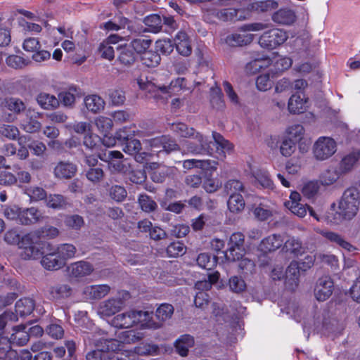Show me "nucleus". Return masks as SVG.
<instances>
[{
    "label": "nucleus",
    "instance_id": "obj_53",
    "mask_svg": "<svg viewBox=\"0 0 360 360\" xmlns=\"http://www.w3.org/2000/svg\"><path fill=\"white\" fill-rule=\"evenodd\" d=\"M228 285L232 292H244L248 287L245 280L239 276H231Z\"/></svg>",
    "mask_w": 360,
    "mask_h": 360
},
{
    "label": "nucleus",
    "instance_id": "obj_4",
    "mask_svg": "<svg viewBox=\"0 0 360 360\" xmlns=\"http://www.w3.org/2000/svg\"><path fill=\"white\" fill-rule=\"evenodd\" d=\"M18 247L24 259H36L42 256L43 250L49 248L50 244L41 242L37 232H31L21 238Z\"/></svg>",
    "mask_w": 360,
    "mask_h": 360
},
{
    "label": "nucleus",
    "instance_id": "obj_27",
    "mask_svg": "<svg viewBox=\"0 0 360 360\" xmlns=\"http://www.w3.org/2000/svg\"><path fill=\"white\" fill-rule=\"evenodd\" d=\"M133 310L119 314L111 320V325L118 328H129L134 326Z\"/></svg>",
    "mask_w": 360,
    "mask_h": 360
},
{
    "label": "nucleus",
    "instance_id": "obj_62",
    "mask_svg": "<svg viewBox=\"0 0 360 360\" xmlns=\"http://www.w3.org/2000/svg\"><path fill=\"white\" fill-rule=\"evenodd\" d=\"M340 171L334 168L327 169L321 176V184L327 186L332 185L340 178Z\"/></svg>",
    "mask_w": 360,
    "mask_h": 360
},
{
    "label": "nucleus",
    "instance_id": "obj_28",
    "mask_svg": "<svg viewBox=\"0 0 360 360\" xmlns=\"http://www.w3.org/2000/svg\"><path fill=\"white\" fill-rule=\"evenodd\" d=\"M38 105L44 110H51L59 106V101L54 95L46 92H40L36 98Z\"/></svg>",
    "mask_w": 360,
    "mask_h": 360
},
{
    "label": "nucleus",
    "instance_id": "obj_40",
    "mask_svg": "<svg viewBox=\"0 0 360 360\" xmlns=\"http://www.w3.org/2000/svg\"><path fill=\"white\" fill-rule=\"evenodd\" d=\"M58 255V257L63 260L64 264L68 259L75 257L76 248L72 244H61L57 248H53Z\"/></svg>",
    "mask_w": 360,
    "mask_h": 360
},
{
    "label": "nucleus",
    "instance_id": "obj_41",
    "mask_svg": "<svg viewBox=\"0 0 360 360\" xmlns=\"http://www.w3.org/2000/svg\"><path fill=\"white\" fill-rule=\"evenodd\" d=\"M144 23L147 28H145L143 32L157 33L161 30L162 27V18L157 14H153L146 17Z\"/></svg>",
    "mask_w": 360,
    "mask_h": 360
},
{
    "label": "nucleus",
    "instance_id": "obj_12",
    "mask_svg": "<svg viewBox=\"0 0 360 360\" xmlns=\"http://www.w3.org/2000/svg\"><path fill=\"white\" fill-rule=\"evenodd\" d=\"M129 294H120L116 297L109 299L100 304L98 311L104 316H111L122 309L126 305V300Z\"/></svg>",
    "mask_w": 360,
    "mask_h": 360
},
{
    "label": "nucleus",
    "instance_id": "obj_2",
    "mask_svg": "<svg viewBox=\"0 0 360 360\" xmlns=\"http://www.w3.org/2000/svg\"><path fill=\"white\" fill-rule=\"evenodd\" d=\"M359 205V193L357 189L348 188L344 192L337 210L335 203L331 205V212L328 213V220L335 224L344 220H351L358 213Z\"/></svg>",
    "mask_w": 360,
    "mask_h": 360
},
{
    "label": "nucleus",
    "instance_id": "obj_5",
    "mask_svg": "<svg viewBox=\"0 0 360 360\" xmlns=\"http://www.w3.org/2000/svg\"><path fill=\"white\" fill-rule=\"evenodd\" d=\"M244 11L235 8L217 9L214 7L203 8V19L207 22H214L216 20L221 21L243 20L249 17V13L243 14Z\"/></svg>",
    "mask_w": 360,
    "mask_h": 360
},
{
    "label": "nucleus",
    "instance_id": "obj_6",
    "mask_svg": "<svg viewBox=\"0 0 360 360\" xmlns=\"http://www.w3.org/2000/svg\"><path fill=\"white\" fill-rule=\"evenodd\" d=\"M337 150L335 140L328 136H321L314 143L313 154L317 160L323 161L330 158Z\"/></svg>",
    "mask_w": 360,
    "mask_h": 360
},
{
    "label": "nucleus",
    "instance_id": "obj_23",
    "mask_svg": "<svg viewBox=\"0 0 360 360\" xmlns=\"http://www.w3.org/2000/svg\"><path fill=\"white\" fill-rule=\"evenodd\" d=\"M308 99L304 94H295L288 101V110L292 114L304 112L307 108Z\"/></svg>",
    "mask_w": 360,
    "mask_h": 360
},
{
    "label": "nucleus",
    "instance_id": "obj_3",
    "mask_svg": "<svg viewBox=\"0 0 360 360\" xmlns=\"http://www.w3.org/2000/svg\"><path fill=\"white\" fill-rule=\"evenodd\" d=\"M137 82L139 88L147 94L149 98H153L156 101L162 103L186 86V80L183 77L172 80L168 86L158 85L147 78H139Z\"/></svg>",
    "mask_w": 360,
    "mask_h": 360
},
{
    "label": "nucleus",
    "instance_id": "obj_1",
    "mask_svg": "<svg viewBox=\"0 0 360 360\" xmlns=\"http://www.w3.org/2000/svg\"><path fill=\"white\" fill-rule=\"evenodd\" d=\"M143 335L135 330L122 331L117 338L105 340V349H96L86 354V360H129L128 352L124 349L125 344L135 343L141 340Z\"/></svg>",
    "mask_w": 360,
    "mask_h": 360
},
{
    "label": "nucleus",
    "instance_id": "obj_7",
    "mask_svg": "<svg viewBox=\"0 0 360 360\" xmlns=\"http://www.w3.org/2000/svg\"><path fill=\"white\" fill-rule=\"evenodd\" d=\"M288 39V34L286 31L274 28L264 32L259 39V44L262 48L274 49L281 46Z\"/></svg>",
    "mask_w": 360,
    "mask_h": 360
},
{
    "label": "nucleus",
    "instance_id": "obj_24",
    "mask_svg": "<svg viewBox=\"0 0 360 360\" xmlns=\"http://www.w3.org/2000/svg\"><path fill=\"white\" fill-rule=\"evenodd\" d=\"M282 250L285 253L292 255L294 257L302 255L305 252V248L302 241L295 237H289L285 242L283 241Z\"/></svg>",
    "mask_w": 360,
    "mask_h": 360
},
{
    "label": "nucleus",
    "instance_id": "obj_15",
    "mask_svg": "<svg viewBox=\"0 0 360 360\" xmlns=\"http://www.w3.org/2000/svg\"><path fill=\"white\" fill-rule=\"evenodd\" d=\"M43 252L41 264L46 269L57 270L65 266L63 260L58 257L56 251L51 245L48 248H45Z\"/></svg>",
    "mask_w": 360,
    "mask_h": 360
},
{
    "label": "nucleus",
    "instance_id": "obj_9",
    "mask_svg": "<svg viewBox=\"0 0 360 360\" xmlns=\"http://www.w3.org/2000/svg\"><path fill=\"white\" fill-rule=\"evenodd\" d=\"M245 237L240 232L233 233L229 238V248L225 252V257L229 262H236L245 254L243 247Z\"/></svg>",
    "mask_w": 360,
    "mask_h": 360
},
{
    "label": "nucleus",
    "instance_id": "obj_51",
    "mask_svg": "<svg viewBox=\"0 0 360 360\" xmlns=\"http://www.w3.org/2000/svg\"><path fill=\"white\" fill-rule=\"evenodd\" d=\"M16 316L11 311H5L0 316V342H2L5 347L4 349L9 348V340L3 336V330L6 325L7 321H15Z\"/></svg>",
    "mask_w": 360,
    "mask_h": 360
},
{
    "label": "nucleus",
    "instance_id": "obj_61",
    "mask_svg": "<svg viewBox=\"0 0 360 360\" xmlns=\"http://www.w3.org/2000/svg\"><path fill=\"white\" fill-rule=\"evenodd\" d=\"M196 261L199 266L206 269H212L217 264L216 257L208 253L200 254Z\"/></svg>",
    "mask_w": 360,
    "mask_h": 360
},
{
    "label": "nucleus",
    "instance_id": "obj_25",
    "mask_svg": "<svg viewBox=\"0 0 360 360\" xmlns=\"http://www.w3.org/2000/svg\"><path fill=\"white\" fill-rule=\"evenodd\" d=\"M79 95V89L71 86L62 90L58 95V99L65 107L72 108L75 105L76 97Z\"/></svg>",
    "mask_w": 360,
    "mask_h": 360
},
{
    "label": "nucleus",
    "instance_id": "obj_8",
    "mask_svg": "<svg viewBox=\"0 0 360 360\" xmlns=\"http://www.w3.org/2000/svg\"><path fill=\"white\" fill-rule=\"evenodd\" d=\"M98 158L104 162L108 163L109 169L112 172H120L127 174L130 165L122 161L115 160V159H121L123 155L118 150H105L98 154Z\"/></svg>",
    "mask_w": 360,
    "mask_h": 360
},
{
    "label": "nucleus",
    "instance_id": "obj_55",
    "mask_svg": "<svg viewBox=\"0 0 360 360\" xmlns=\"http://www.w3.org/2000/svg\"><path fill=\"white\" fill-rule=\"evenodd\" d=\"M160 56L154 51H146L142 54L141 62L142 63L148 68H155L160 62Z\"/></svg>",
    "mask_w": 360,
    "mask_h": 360
},
{
    "label": "nucleus",
    "instance_id": "obj_60",
    "mask_svg": "<svg viewBox=\"0 0 360 360\" xmlns=\"http://www.w3.org/2000/svg\"><path fill=\"white\" fill-rule=\"evenodd\" d=\"M256 181L264 188L273 189L274 183L265 170L259 169L253 174Z\"/></svg>",
    "mask_w": 360,
    "mask_h": 360
},
{
    "label": "nucleus",
    "instance_id": "obj_52",
    "mask_svg": "<svg viewBox=\"0 0 360 360\" xmlns=\"http://www.w3.org/2000/svg\"><path fill=\"white\" fill-rule=\"evenodd\" d=\"M237 261L238 262V269L241 274L248 276L252 275L255 272L256 265L253 260L245 257L243 255Z\"/></svg>",
    "mask_w": 360,
    "mask_h": 360
},
{
    "label": "nucleus",
    "instance_id": "obj_14",
    "mask_svg": "<svg viewBox=\"0 0 360 360\" xmlns=\"http://www.w3.org/2000/svg\"><path fill=\"white\" fill-rule=\"evenodd\" d=\"M41 116V112L29 108L26 111L25 118L20 122V127L27 133H35L38 131L41 127V124L37 119Z\"/></svg>",
    "mask_w": 360,
    "mask_h": 360
},
{
    "label": "nucleus",
    "instance_id": "obj_13",
    "mask_svg": "<svg viewBox=\"0 0 360 360\" xmlns=\"http://www.w3.org/2000/svg\"><path fill=\"white\" fill-rule=\"evenodd\" d=\"M300 269H303L297 262L292 261L288 266L285 272V287L287 290L295 291L299 284Z\"/></svg>",
    "mask_w": 360,
    "mask_h": 360
},
{
    "label": "nucleus",
    "instance_id": "obj_22",
    "mask_svg": "<svg viewBox=\"0 0 360 360\" xmlns=\"http://www.w3.org/2000/svg\"><path fill=\"white\" fill-rule=\"evenodd\" d=\"M134 316V326H139L142 328H156L158 327L153 321V314L147 311L133 310Z\"/></svg>",
    "mask_w": 360,
    "mask_h": 360
},
{
    "label": "nucleus",
    "instance_id": "obj_20",
    "mask_svg": "<svg viewBox=\"0 0 360 360\" xmlns=\"http://www.w3.org/2000/svg\"><path fill=\"white\" fill-rule=\"evenodd\" d=\"M300 195L297 192H292L290 199L285 202V206L295 215L304 217L307 212L306 205L300 202Z\"/></svg>",
    "mask_w": 360,
    "mask_h": 360
},
{
    "label": "nucleus",
    "instance_id": "obj_59",
    "mask_svg": "<svg viewBox=\"0 0 360 360\" xmlns=\"http://www.w3.org/2000/svg\"><path fill=\"white\" fill-rule=\"evenodd\" d=\"M186 246L181 242L176 241L170 243L166 250V252L169 257H176L182 256L186 253Z\"/></svg>",
    "mask_w": 360,
    "mask_h": 360
},
{
    "label": "nucleus",
    "instance_id": "obj_46",
    "mask_svg": "<svg viewBox=\"0 0 360 360\" xmlns=\"http://www.w3.org/2000/svg\"><path fill=\"white\" fill-rule=\"evenodd\" d=\"M212 136L214 140V144L217 146V152L219 153L220 157H225L226 153H228L232 150V144L227 140L224 139L223 136L218 133L213 132Z\"/></svg>",
    "mask_w": 360,
    "mask_h": 360
},
{
    "label": "nucleus",
    "instance_id": "obj_38",
    "mask_svg": "<svg viewBox=\"0 0 360 360\" xmlns=\"http://www.w3.org/2000/svg\"><path fill=\"white\" fill-rule=\"evenodd\" d=\"M194 345V340L190 335H184L179 338L175 343V347L177 352L182 356L188 354L189 348Z\"/></svg>",
    "mask_w": 360,
    "mask_h": 360
},
{
    "label": "nucleus",
    "instance_id": "obj_47",
    "mask_svg": "<svg viewBox=\"0 0 360 360\" xmlns=\"http://www.w3.org/2000/svg\"><path fill=\"white\" fill-rule=\"evenodd\" d=\"M322 235L330 242L338 245L341 248L349 252L354 250V248L350 243L345 240L340 235L332 231H323Z\"/></svg>",
    "mask_w": 360,
    "mask_h": 360
},
{
    "label": "nucleus",
    "instance_id": "obj_29",
    "mask_svg": "<svg viewBox=\"0 0 360 360\" xmlns=\"http://www.w3.org/2000/svg\"><path fill=\"white\" fill-rule=\"evenodd\" d=\"M176 49L178 53L184 56H188L192 51L191 46L187 34L184 32H179L174 39Z\"/></svg>",
    "mask_w": 360,
    "mask_h": 360
},
{
    "label": "nucleus",
    "instance_id": "obj_21",
    "mask_svg": "<svg viewBox=\"0 0 360 360\" xmlns=\"http://www.w3.org/2000/svg\"><path fill=\"white\" fill-rule=\"evenodd\" d=\"M68 269L71 277L79 278L90 275L94 271V267L87 262L79 261L71 264Z\"/></svg>",
    "mask_w": 360,
    "mask_h": 360
},
{
    "label": "nucleus",
    "instance_id": "obj_45",
    "mask_svg": "<svg viewBox=\"0 0 360 360\" xmlns=\"http://www.w3.org/2000/svg\"><path fill=\"white\" fill-rule=\"evenodd\" d=\"M278 6V2L274 0L257 1L250 4L248 9L257 12H266L276 8Z\"/></svg>",
    "mask_w": 360,
    "mask_h": 360
},
{
    "label": "nucleus",
    "instance_id": "obj_19",
    "mask_svg": "<svg viewBox=\"0 0 360 360\" xmlns=\"http://www.w3.org/2000/svg\"><path fill=\"white\" fill-rule=\"evenodd\" d=\"M77 171V165L69 161H60L53 169V175L57 179H68L73 177Z\"/></svg>",
    "mask_w": 360,
    "mask_h": 360
},
{
    "label": "nucleus",
    "instance_id": "obj_32",
    "mask_svg": "<svg viewBox=\"0 0 360 360\" xmlns=\"http://www.w3.org/2000/svg\"><path fill=\"white\" fill-rule=\"evenodd\" d=\"M217 162L211 160H198L195 159L186 160L183 162V167L186 169H191L192 168H201L203 169H217Z\"/></svg>",
    "mask_w": 360,
    "mask_h": 360
},
{
    "label": "nucleus",
    "instance_id": "obj_39",
    "mask_svg": "<svg viewBox=\"0 0 360 360\" xmlns=\"http://www.w3.org/2000/svg\"><path fill=\"white\" fill-rule=\"evenodd\" d=\"M219 273L216 271L209 274L207 277L203 278V279L198 281L195 283V289L200 292L210 290L212 285L219 280Z\"/></svg>",
    "mask_w": 360,
    "mask_h": 360
},
{
    "label": "nucleus",
    "instance_id": "obj_56",
    "mask_svg": "<svg viewBox=\"0 0 360 360\" xmlns=\"http://www.w3.org/2000/svg\"><path fill=\"white\" fill-rule=\"evenodd\" d=\"M152 41L146 38H137L133 39L129 45H131L135 53H143L151 45Z\"/></svg>",
    "mask_w": 360,
    "mask_h": 360
},
{
    "label": "nucleus",
    "instance_id": "obj_54",
    "mask_svg": "<svg viewBox=\"0 0 360 360\" xmlns=\"http://www.w3.org/2000/svg\"><path fill=\"white\" fill-rule=\"evenodd\" d=\"M64 224L68 228L78 231L84 225V220L79 214H69L65 216Z\"/></svg>",
    "mask_w": 360,
    "mask_h": 360
},
{
    "label": "nucleus",
    "instance_id": "obj_64",
    "mask_svg": "<svg viewBox=\"0 0 360 360\" xmlns=\"http://www.w3.org/2000/svg\"><path fill=\"white\" fill-rule=\"evenodd\" d=\"M139 203L141 210L146 212H151L158 207L157 203L146 194L139 195Z\"/></svg>",
    "mask_w": 360,
    "mask_h": 360
},
{
    "label": "nucleus",
    "instance_id": "obj_49",
    "mask_svg": "<svg viewBox=\"0 0 360 360\" xmlns=\"http://www.w3.org/2000/svg\"><path fill=\"white\" fill-rule=\"evenodd\" d=\"M171 129L178 136L188 139L194 138V135L198 133L193 128L189 127L181 122L172 124Z\"/></svg>",
    "mask_w": 360,
    "mask_h": 360
},
{
    "label": "nucleus",
    "instance_id": "obj_31",
    "mask_svg": "<svg viewBox=\"0 0 360 360\" xmlns=\"http://www.w3.org/2000/svg\"><path fill=\"white\" fill-rule=\"evenodd\" d=\"M360 158V151L353 150L346 155L340 163L339 170L341 174L347 173L352 169Z\"/></svg>",
    "mask_w": 360,
    "mask_h": 360
},
{
    "label": "nucleus",
    "instance_id": "obj_36",
    "mask_svg": "<svg viewBox=\"0 0 360 360\" xmlns=\"http://www.w3.org/2000/svg\"><path fill=\"white\" fill-rule=\"evenodd\" d=\"M227 206L231 212L239 214L245 209V200L241 194H232L229 198Z\"/></svg>",
    "mask_w": 360,
    "mask_h": 360
},
{
    "label": "nucleus",
    "instance_id": "obj_58",
    "mask_svg": "<svg viewBox=\"0 0 360 360\" xmlns=\"http://www.w3.org/2000/svg\"><path fill=\"white\" fill-rule=\"evenodd\" d=\"M295 141L286 136L283 137L281 146L280 152L283 156L290 157L296 150Z\"/></svg>",
    "mask_w": 360,
    "mask_h": 360
},
{
    "label": "nucleus",
    "instance_id": "obj_42",
    "mask_svg": "<svg viewBox=\"0 0 360 360\" xmlns=\"http://www.w3.org/2000/svg\"><path fill=\"white\" fill-rule=\"evenodd\" d=\"M15 307L16 314L20 315V316H24L29 315L32 312L34 308V304L32 299L25 297L19 300L15 303Z\"/></svg>",
    "mask_w": 360,
    "mask_h": 360
},
{
    "label": "nucleus",
    "instance_id": "obj_43",
    "mask_svg": "<svg viewBox=\"0 0 360 360\" xmlns=\"http://www.w3.org/2000/svg\"><path fill=\"white\" fill-rule=\"evenodd\" d=\"M335 290L333 279L328 276L319 278L315 285V292H333Z\"/></svg>",
    "mask_w": 360,
    "mask_h": 360
},
{
    "label": "nucleus",
    "instance_id": "obj_26",
    "mask_svg": "<svg viewBox=\"0 0 360 360\" xmlns=\"http://www.w3.org/2000/svg\"><path fill=\"white\" fill-rule=\"evenodd\" d=\"M254 34L244 32L228 35L225 42L230 46H241L250 44L254 39Z\"/></svg>",
    "mask_w": 360,
    "mask_h": 360
},
{
    "label": "nucleus",
    "instance_id": "obj_37",
    "mask_svg": "<svg viewBox=\"0 0 360 360\" xmlns=\"http://www.w3.org/2000/svg\"><path fill=\"white\" fill-rule=\"evenodd\" d=\"M271 61V59L268 57L257 58L246 65L245 70L249 74H256L260 70L267 68Z\"/></svg>",
    "mask_w": 360,
    "mask_h": 360
},
{
    "label": "nucleus",
    "instance_id": "obj_33",
    "mask_svg": "<svg viewBox=\"0 0 360 360\" xmlns=\"http://www.w3.org/2000/svg\"><path fill=\"white\" fill-rule=\"evenodd\" d=\"M84 101L87 110L94 113L101 112L105 107L104 100L96 94L86 96Z\"/></svg>",
    "mask_w": 360,
    "mask_h": 360
},
{
    "label": "nucleus",
    "instance_id": "obj_18",
    "mask_svg": "<svg viewBox=\"0 0 360 360\" xmlns=\"http://www.w3.org/2000/svg\"><path fill=\"white\" fill-rule=\"evenodd\" d=\"M117 61L123 66L129 67L136 61V53L131 45L120 44L116 46Z\"/></svg>",
    "mask_w": 360,
    "mask_h": 360
},
{
    "label": "nucleus",
    "instance_id": "obj_44",
    "mask_svg": "<svg viewBox=\"0 0 360 360\" xmlns=\"http://www.w3.org/2000/svg\"><path fill=\"white\" fill-rule=\"evenodd\" d=\"M285 136L292 139L295 143L300 142L305 133L304 127L300 124H293L288 126L285 131Z\"/></svg>",
    "mask_w": 360,
    "mask_h": 360
},
{
    "label": "nucleus",
    "instance_id": "obj_10",
    "mask_svg": "<svg viewBox=\"0 0 360 360\" xmlns=\"http://www.w3.org/2000/svg\"><path fill=\"white\" fill-rule=\"evenodd\" d=\"M190 139L191 140L186 141L183 146L184 151L187 153L212 155L210 144L212 143L202 134L198 132L194 135V138Z\"/></svg>",
    "mask_w": 360,
    "mask_h": 360
},
{
    "label": "nucleus",
    "instance_id": "obj_63",
    "mask_svg": "<svg viewBox=\"0 0 360 360\" xmlns=\"http://www.w3.org/2000/svg\"><path fill=\"white\" fill-rule=\"evenodd\" d=\"M274 63V65L277 72H283L290 68L292 64V59L286 56H277L274 57L271 63Z\"/></svg>",
    "mask_w": 360,
    "mask_h": 360
},
{
    "label": "nucleus",
    "instance_id": "obj_30",
    "mask_svg": "<svg viewBox=\"0 0 360 360\" xmlns=\"http://www.w3.org/2000/svg\"><path fill=\"white\" fill-rule=\"evenodd\" d=\"M275 210L268 203L261 202L252 209L255 219L264 221L270 219L275 213Z\"/></svg>",
    "mask_w": 360,
    "mask_h": 360
},
{
    "label": "nucleus",
    "instance_id": "obj_34",
    "mask_svg": "<svg viewBox=\"0 0 360 360\" xmlns=\"http://www.w3.org/2000/svg\"><path fill=\"white\" fill-rule=\"evenodd\" d=\"M41 218V214L35 207L22 209L20 224L27 225L37 222Z\"/></svg>",
    "mask_w": 360,
    "mask_h": 360
},
{
    "label": "nucleus",
    "instance_id": "obj_35",
    "mask_svg": "<svg viewBox=\"0 0 360 360\" xmlns=\"http://www.w3.org/2000/svg\"><path fill=\"white\" fill-rule=\"evenodd\" d=\"M307 262L302 263L304 265L305 263L307 264L306 268H310L313 266L314 260L319 261L322 263L327 264L331 266H336L338 265V259L335 255H328L323 253H319L314 256V259L311 257H307L305 258Z\"/></svg>",
    "mask_w": 360,
    "mask_h": 360
},
{
    "label": "nucleus",
    "instance_id": "obj_16",
    "mask_svg": "<svg viewBox=\"0 0 360 360\" xmlns=\"http://www.w3.org/2000/svg\"><path fill=\"white\" fill-rule=\"evenodd\" d=\"M283 243V238L280 234H271L262 239L257 247V250L263 255L274 252Z\"/></svg>",
    "mask_w": 360,
    "mask_h": 360
},
{
    "label": "nucleus",
    "instance_id": "obj_50",
    "mask_svg": "<svg viewBox=\"0 0 360 360\" xmlns=\"http://www.w3.org/2000/svg\"><path fill=\"white\" fill-rule=\"evenodd\" d=\"M46 204L50 208L62 210L65 208L68 202L66 198L62 195L51 194L46 196Z\"/></svg>",
    "mask_w": 360,
    "mask_h": 360
},
{
    "label": "nucleus",
    "instance_id": "obj_48",
    "mask_svg": "<svg viewBox=\"0 0 360 360\" xmlns=\"http://www.w3.org/2000/svg\"><path fill=\"white\" fill-rule=\"evenodd\" d=\"M26 326L23 325L18 326L13 328L14 333L11 335V339L18 345H25L30 338L27 331L25 330Z\"/></svg>",
    "mask_w": 360,
    "mask_h": 360
},
{
    "label": "nucleus",
    "instance_id": "obj_17",
    "mask_svg": "<svg viewBox=\"0 0 360 360\" xmlns=\"http://www.w3.org/2000/svg\"><path fill=\"white\" fill-rule=\"evenodd\" d=\"M271 20L277 25L290 26L296 21L297 15L292 9L282 8L272 14Z\"/></svg>",
    "mask_w": 360,
    "mask_h": 360
},
{
    "label": "nucleus",
    "instance_id": "obj_11",
    "mask_svg": "<svg viewBox=\"0 0 360 360\" xmlns=\"http://www.w3.org/2000/svg\"><path fill=\"white\" fill-rule=\"evenodd\" d=\"M213 306V314L216 321L219 324L231 321L234 318H237L238 315L242 314L245 311L244 307L237 304L231 309V311H229L224 305L214 304Z\"/></svg>",
    "mask_w": 360,
    "mask_h": 360
},
{
    "label": "nucleus",
    "instance_id": "obj_57",
    "mask_svg": "<svg viewBox=\"0 0 360 360\" xmlns=\"http://www.w3.org/2000/svg\"><path fill=\"white\" fill-rule=\"evenodd\" d=\"M94 124L101 134H109L112 128V121L110 118L99 116L94 120Z\"/></svg>",
    "mask_w": 360,
    "mask_h": 360
}]
</instances>
